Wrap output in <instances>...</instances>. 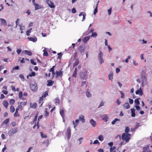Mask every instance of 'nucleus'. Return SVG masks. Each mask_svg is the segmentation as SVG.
<instances>
[{
	"label": "nucleus",
	"instance_id": "nucleus-1",
	"mask_svg": "<svg viewBox=\"0 0 152 152\" xmlns=\"http://www.w3.org/2000/svg\"><path fill=\"white\" fill-rule=\"evenodd\" d=\"M131 138V135L129 134L123 133L122 135V139L124 140H125L126 142H129Z\"/></svg>",
	"mask_w": 152,
	"mask_h": 152
},
{
	"label": "nucleus",
	"instance_id": "nucleus-2",
	"mask_svg": "<svg viewBox=\"0 0 152 152\" xmlns=\"http://www.w3.org/2000/svg\"><path fill=\"white\" fill-rule=\"evenodd\" d=\"M30 87L31 90L33 91L36 92L37 91V85L35 83L31 84L30 86Z\"/></svg>",
	"mask_w": 152,
	"mask_h": 152
},
{
	"label": "nucleus",
	"instance_id": "nucleus-3",
	"mask_svg": "<svg viewBox=\"0 0 152 152\" xmlns=\"http://www.w3.org/2000/svg\"><path fill=\"white\" fill-rule=\"evenodd\" d=\"M87 72L86 71H85L84 72H81L80 73V77L83 80H86L87 77H86V74Z\"/></svg>",
	"mask_w": 152,
	"mask_h": 152
},
{
	"label": "nucleus",
	"instance_id": "nucleus-4",
	"mask_svg": "<svg viewBox=\"0 0 152 152\" xmlns=\"http://www.w3.org/2000/svg\"><path fill=\"white\" fill-rule=\"evenodd\" d=\"M17 132V127H15L14 129H12L10 130L8 132V134L9 136H11L13 135V134L16 133Z\"/></svg>",
	"mask_w": 152,
	"mask_h": 152
},
{
	"label": "nucleus",
	"instance_id": "nucleus-5",
	"mask_svg": "<svg viewBox=\"0 0 152 152\" xmlns=\"http://www.w3.org/2000/svg\"><path fill=\"white\" fill-rule=\"evenodd\" d=\"M103 53L101 51H100V53H99L98 58V59L100 61V64L104 62V60L103 58Z\"/></svg>",
	"mask_w": 152,
	"mask_h": 152
},
{
	"label": "nucleus",
	"instance_id": "nucleus-6",
	"mask_svg": "<svg viewBox=\"0 0 152 152\" xmlns=\"http://www.w3.org/2000/svg\"><path fill=\"white\" fill-rule=\"evenodd\" d=\"M149 146L148 145L143 148L142 152H152L149 148Z\"/></svg>",
	"mask_w": 152,
	"mask_h": 152
},
{
	"label": "nucleus",
	"instance_id": "nucleus-7",
	"mask_svg": "<svg viewBox=\"0 0 152 152\" xmlns=\"http://www.w3.org/2000/svg\"><path fill=\"white\" fill-rule=\"evenodd\" d=\"M27 38L28 40L33 42H36L37 40V38L36 37H28Z\"/></svg>",
	"mask_w": 152,
	"mask_h": 152
},
{
	"label": "nucleus",
	"instance_id": "nucleus-8",
	"mask_svg": "<svg viewBox=\"0 0 152 152\" xmlns=\"http://www.w3.org/2000/svg\"><path fill=\"white\" fill-rule=\"evenodd\" d=\"M47 2L49 7L51 8L55 7V6L53 2L49 0H47Z\"/></svg>",
	"mask_w": 152,
	"mask_h": 152
},
{
	"label": "nucleus",
	"instance_id": "nucleus-9",
	"mask_svg": "<svg viewBox=\"0 0 152 152\" xmlns=\"http://www.w3.org/2000/svg\"><path fill=\"white\" fill-rule=\"evenodd\" d=\"M135 94H139V95L140 96L142 95L143 93L141 87L139 88V90L138 89L137 90L136 92H135Z\"/></svg>",
	"mask_w": 152,
	"mask_h": 152
},
{
	"label": "nucleus",
	"instance_id": "nucleus-10",
	"mask_svg": "<svg viewBox=\"0 0 152 152\" xmlns=\"http://www.w3.org/2000/svg\"><path fill=\"white\" fill-rule=\"evenodd\" d=\"M66 134L68 136V139H69L70 138L71 136V130L70 126L68 127V129H67V130L66 131Z\"/></svg>",
	"mask_w": 152,
	"mask_h": 152
},
{
	"label": "nucleus",
	"instance_id": "nucleus-11",
	"mask_svg": "<svg viewBox=\"0 0 152 152\" xmlns=\"http://www.w3.org/2000/svg\"><path fill=\"white\" fill-rule=\"evenodd\" d=\"M0 20H1V25L4 26L7 25V23L5 19L3 18H0Z\"/></svg>",
	"mask_w": 152,
	"mask_h": 152
},
{
	"label": "nucleus",
	"instance_id": "nucleus-12",
	"mask_svg": "<svg viewBox=\"0 0 152 152\" xmlns=\"http://www.w3.org/2000/svg\"><path fill=\"white\" fill-rule=\"evenodd\" d=\"M48 95V91H45V93H44L43 94H42L41 96V97H40V100H43V98L46 97Z\"/></svg>",
	"mask_w": 152,
	"mask_h": 152
},
{
	"label": "nucleus",
	"instance_id": "nucleus-13",
	"mask_svg": "<svg viewBox=\"0 0 152 152\" xmlns=\"http://www.w3.org/2000/svg\"><path fill=\"white\" fill-rule=\"evenodd\" d=\"M30 107L31 108H34L35 109L36 108V107H37V104L36 103H30Z\"/></svg>",
	"mask_w": 152,
	"mask_h": 152
},
{
	"label": "nucleus",
	"instance_id": "nucleus-14",
	"mask_svg": "<svg viewBox=\"0 0 152 152\" xmlns=\"http://www.w3.org/2000/svg\"><path fill=\"white\" fill-rule=\"evenodd\" d=\"M63 72L61 71H57L56 72V77L59 76L62 77V76Z\"/></svg>",
	"mask_w": 152,
	"mask_h": 152
},
{
	"label": "nucleus",
	"instance_id": "nucleus-15",
	"mask_svg": "<svg viewBox=\"0 0 152 152\" xmlns=\"http://www.w3.org/2000/svg\"><path fill=\"white\" fill-rule=\"evenodd\" d=\"M48 84H47V86H51L53 85L54 82L52 80H48L47 81Z\"/></svg>",
	"mask_w": 152,
	"mask_h": 152
},
{
	"label": "nucleus",
	"instance_id": "nucleus-16",
	"mask_svg": "<svg viewBox=\"0 0 152 152\" xmlns=\"http://www.w3.org/2000/svg\"><path fill=\"white\" fill-rule=\"evenodd\" d=\"M79 120L83 123H84L85 121V119L84 118V116L82 115L79 116V120Z\"/></svg>",
	"mask_w": 152,
	"mask_h": 152
},
{
	"label": "nucleus",
	"instance_id": "nucleus-17",
	"mask_svg": "<svg viewBox=\"0 0 152 152\" xmlns=\"http://www.w3.org/2000/svg\"><path fill=\"white\" fill-rule=\"evenodd\" d=\"M90 38V36H88L84 37L83 39V42L85 43H86V42H87V41L89 40Z\"/></svg>",
	"mask_w": 152,
	"mask_h": 152
},
{
	"label": "nucleus",
	"instance_id": "nucleus-18",
	"mask_svg": "<svg viewBox=\"0 0 152 152\" xmlns=\"http://www.w3.org/2000/svg\"><path fill=\"white\" fill-rule=\"evenodd\" d=\"M90 123L91 125L94 127H95L96 125V124L95 121L92 119H91L90 121Z\"/></svg>",
	"mask_w": 152,
	"mask_h": 152
},
{
	"label": "nucleus",
	"instance_id": "nucleus-19",
	"mask_svg": "<svg viewBox=\"0 0 152 152\" xmlns=\"http://www.w3.org/2000/svg\"><path fill=\"white\" fill-rule=\"evenodd\" d=\"M123 107L124 108L128 109L129 108L130 106L128 102H126L123 105Z\"/></svg>",
	"mask_w": 152,
	"mask_h": 152
},
{
	"label": "nucleus",
	"instance_id": "nucleus-20",
	"mask_svg": "<svg viewBox=\"0 0 152 152\" xmlns=\"http://www.w3.org/2000/svg\"><path fill=\"white\" fill-rule=\"evenodd\" d=\"M72 123L74 125V128H75L76 126H77L79 124V120L78 119H76L75 120V122H74V121H72Z\"/></svg>",
	"mask_w": 152,
	"mask_h": 152
},
{
	"label": "nucleus",
	"instance_id": "nucleus-21",
	"mask_svg": "<svg viewBox=\"0 0 152 152\" xmlns=\"http://www.w3.org/2000/svg\"><path fill=\"white\" fill-rule=\"evenodd\" d=\"M101 118L103 120L105 121H106L108 119V117L106 115H103L101 116Z\"/></svg>",
	"mask_w": 152,
	"mask_h": 152
},
{
	"label": "nucleus",
	"instance_id": "nucleus-22",
	"mask_svg": "<svg viewBox=\"0 0 152 152\" xmlns=\"http://www.w3.org/2000/svg\"><path fill=\"white\" fill-rule=\"evenodd\" d=\"M3 104L4 106L6 108H7L8 105H9V103H8L7 101L4 100L3 102Z\"/></svg>",
	"mask_w": 152,
	"mask_h": 152
},
{
	"label": "nucleus",
	"instance_id": "nucleus-23",
	"mask_svg": "<svg viewBox=\"0 0 152 152\" xmlns=\"http://www.w3.org/2000/svg\"><path fill=\"white\" fill-rule=\"evenodd\" d=\"M131 116L134 117L135 116V110L134 108L131 109Z\"/></svg>",
	"mask_w": 152,
	"mask_h": 152
},
{
	"label": "nucleus",
	"instance_id": "nucleus-24",
	"mask_svg": "<svg viewBox=\"0 0 152 152\" xmlns=\"http://www.w3.org/2000/svg\"><path fill=\"white\" fill-rule=\"evenodd\" d=\"M81 15H83V18L82 19V21H83L85 19V17L86 16V14L85 13H84L83 12H82L80 13L79 15V16H81Z\"/></svg>",
	"mask_w": 152,
	"mask_h": 152
},
{
	"label": "nucleus",
	"instance_id": "nucleus-25",
	"mask_svg": "<svg viewBox=\"0 0 152 152\" xmlns=\"http://www.w3.org/2000/svg\"><path fill=\"white\" fill-rule=\"evenodd\" d=\"M77 68H75V70L74 71L73 74H72V77H76L77 76Z\"/></svg>",
	"mask_w": 152,
	"mask_h": 152
},
{
	"label": "nucleus",
	"instance_id": "nucleus-26",
	"mask_svg": "<svg viewBox=\"0 0 152 152\" xmlns=\"http://www.w3.org/2000/svg\"><path fill=\"white\" fill-rule=\"evenodd\" d=\"M25 53H26L29 56H31L32 55V53L28 50H25L24 51Z\"/></svg>",
	"mask_w": 152,
	"mask_h": 152
},
{
	"label": "nucleus",
	"instance_id": "nucleus-27",
	"mask_svg": "<svg viewBox=\"0 0 152 152\" xmlns=\"http://www.w3.org/2000/svg\"><path fill=\"white\" fill-rule=\"evenodd\" d=\"M43 51V55L44 56H48V53L46 49L45 48H44Z\"/></svg>",
	"mask_w": 152,
	"mask_h": 152
},
{
	"label": "nucleus",
	"instance_id": "nucleus-28",
	"mask_svg": "<svg viewBox=\"0 0 152 152\" xmlns=\"http://www.w3.org/2000/svg\"><path fill=\"white\" fill-rule=\"evenodd\" d=\"M113 73L111 72L108 75V77L110 80H112L113 79Z\"/></svg>",
	"mask_w": 152,
	"mask_h": 152
},
{
	"label": "nucleus",
	"instance_id": "nucleus-29",
	"mask_svg": "<svg viewBox=\"0 0 152 152\" xmlns=\"http://www.w3.org/2000/svg\"><path fill=\"white\" fill-rule=\"evenodd\" d=\"M78 50H79L80 51L82 52L84 51V47L82 46H81L78 48Z\"/></svg>",
	"mask_w": 152,
	"mask_h": 152
},
{
	"label": "nucleus",
	"instance_id": "nucleus-30",
	"mask_svg": "<svg viewBox=\"0 0 152 152\" xmlns=\"http://www.w3.org/2000/svg\"><path fill=\"white\" fill-rule=\"evenodd\" d=\"M10 111L11 113H13L15 111V108L12 105L10 107Z\"/></svg>",
	"mask_w": 152,
	"mask_h": 152
},
{
	"label": "nucleus",
	"instance_id": "nucleus-31",
	"mask_svg": "<svg viewBox=\"0 0 152 152\" xmlns=\"http://www.w3.org/2000/svg\"><path fill=\"white\" fill-rule=\"evenodd\" d=\"M146 75V73L145 72V71H142V72H141V75L142 76V77L143 78H146L145 77V75Z\"/></svg>",
	"mask_w": 152,
	"mask_h": 152
},
{
	"label": "nucleus",
	"instance_id": "nucleus-32",
	"mask_svg": "<svg viewBox=\"0 0 152 152\" xmlns=\"http://www.w3.org/2000/svg\"><path fill=\"white\" fill-rule=\"evenodd\" d=\"M86 95L88 97H89L91 96V94L90 93L89 91H88V89H87V91H86Z\"/></svg>",
	"mask_w": 152,
	"mask_h": 152
},
{
	"label": "nucleus",
	"instance_id": "nucleus-33",
	"mask_svg": "<svg viewBox=\"0 0 152 152\" xmlns=\"http://www.w3.org/2000/svg\"><path fill=\"white\" fill-rule=\"evenodd\" d=\"M55 103H56V105H58L59 104V98H56L55 99Z\"/></svg>",
	"mask_w": 152,
	"mask_h": 152
},
{
	"label": "nucleus",
	"instance_id": "nucleus-34",
	"mask_svg": "<svg viewBox=\"0 0 152 152\" xmlns=\"http://www.w3.org/2000/svg\"><path fill=\"white\" fill-rule=\"evenodd\" d=\"M79 63V61L78 60V59L76 60L75 61V62L73 64V67H75Z\"/></svg>",
	"mask_w": 152,
	"mask_h": 152
},
{
	"label": "nucleus",
	"instance_id": "nucleus-35",
	"mask_svg": "<svg viewBox=\"0 0 152 152\" xmlns=\"http://www.w3.org/2000/svg\"><path fill=\"white\" fill-rule=\"evenodd\" d=\"M32 28H31L30 29H28L26 31V35L28 36H29L30 35V33L31 32V31H32Z\"/></svg>",
	"mask_w": 152,
	"mask_h": 152
},
{
	"label": "nucleus",
	"instance_id": "nucleus-36",
	"mask_svg": "<svg viewBox=\"0 0 152 152\" xmlns=\"http://www.w3.org/2000/svg\"><path fill=\"white\" fill-rule=\"evenodd\" d=\"M142 86H144L146 84V78H144V80L142 81Z\"/></svg>",
	"mask_w": 152,
	"mask_h": 152
},
{
	"label": "nucleus",
	"instance_id": "nucleus-37",
	"mask_svg": "<svg viewBox=\"0 0 152 152\" xmlns=\"http://www.w3.org/2000/svg\"><path fill=\"white\" fill-rule=\"evenodd\" d=\"M9 118H7L3 122V124H7L9 123Z\"/></svg>",
	"mask_w": 152,
	"mask_h": 152
},
{
	"label": "nucleus",
	"instance_id": "nucleus-38",
	"mask_svg": "<svg viewBox=\"0 0 152 152\" xmlns=\"http://www.w3.org/2000/svg\"><path fill=\"white\" fill-rule=\"evenodd\" d=\"M120 121V119H118L117 118H116L112 122V124L113 125L115 124L116 122V121Z\"/></svg>",
	"mask_w": 152,
	"mask_h": 152
},
{
	"label": "nucleus",
	"instance_id": "nucleus-39",
	"mask_svg": "<svg viewBox=\"0 0 152 152\" xmlns=\"http://www.w3.org/2000/svg\"><path fill=\"white\" fill-rule=\"evenodd\" d=\"M34 5V7H35V10H37L38 9H39L40 8H39V5L37 3H34L33 4Z\"/></svg>",
	"mask_w": 152,
	"mask_h": 152
},
{
	"label": "nucleus",
	"instance_id": "nucleus-40",
	"mask_svg": "<svg viewBox=\"0 0 152 152\" xmlns=\"http://www.w3.org/2000/svg\"><path fill=\"white\" fill-rule=\"evenodd\" d=\"M15 102V100L14 99H11L10 100L9 103L10 104L13 105Z\"/></svg>",
	"mask_w": 152,
	"mask_h": 152
},
{
	"label": "nucleus",
	"instance_id": "nucleus-41",
	"mask_svg": "<svg viewBox=\"0 0 152 152\" xmlns=\"http://www.w3.org/2000/svg\"><path fill=\"white\" fill-rule=\"evenodd\" d=\"M129 127H126L125 129V132L126 133L128 134V133L129 132Z\"/></svg>",
	"mask_w": 152,
	"mask_h": 152
},
{
	"label": "nucleus",
	"instance_id": "nucleus-42",
	"mask_svg": "<svg viewBox=\"0 0 152 152\" xmlns=\"http://www.w3.org/2000/svg\"><path fill=\"white\" fill-rule=\"evenodd\" d=\"M47 108H45V110H46L45 111V116L46 117H48L49 116V113L48 111H47Z\"/></svg>",
	"mask_w": 152,
	"mask_h": 152
},
{
	"label": "nucleus",
	"instance_id": "nucleus-43",
	"mask_svg": "<svg viewBox=\"0 0 152 152\" xmlns=\"http://www.w3.org/2000/svg\"><path fill=\"white\" fill-rule=\"evenodd\" d=\"M97 36V34L96 32H94L92 33V34L91 35V37H94L96 38V37Z\"/></svg>",
	"mask_w": 152,
	"mask_h": 152
},
{
	"label": "nucleus",
	"instance_id": "nucleus-44",
	"mask_svg": "<svg viewBox=\"0 0 152 152\" xmlns=\"http://www.w3.org/2000/svg\"><path fill=\"white\" fill-rule=\"evenodd\" d=\"M42 115H41L40 116H39V117H38V121H37V124L38 128L39 127V126L38 125V122L39 121V119H41L42 118Z\"/></svg>",
	"mask_w": 152,
	"mask_h": 152
},
{
	"label": "nucleus",
	"instance_id": "nucleus-45",
	"mask_svg": "<svg viewBox=\"0 0 152 152\" xmlns=\"http://www.w3.org/2000/svg\"><path fill=\"white\" fill-rule=\"evenodd\" d=\"M139 99H135L134 100V102L136 105H138L140 104L139 101Z\"/></svg>",
	"mask_w": 152,
	"mask_h": 152
},
{
	"label": "nucleus",
	"instance_id": "nucleus-46",
	"mask_svg": "<svg viewBox=\"0 0 152 152\" xmlns=\"http://www.w3.org/2000/svg\"><path fill=\"white\" fill-rule=\"evenodd\" d=\"M98 139L99 140L102 141L103 140V137L102 135H99Z\"/></svg>",
	"mask_w": 152,
	"mask_h": 152
},
{
	"label": "nucleus",
	"instance_id": "nucleus-47",
	"mask_svg": "<svg viewBox=\"0 0 152 152\" xmlns=\"http://www.w3.org/2000/svg\"><path fill=\"white\" fill-rule=\"evenodd\" d=\"M23 96V92L21 91H20L19 92V94H18V97L19 98H20L22 97Z\"/></svg>",
	"mask_w": 152,
	"mask_h": 152
},
{
	"label": "nucleus",
	"instance_id": "nucleus-48",
	"mask_svg": "<svg viewBox=\"0 0 152 152\" xmlns=\"http://www.w3.org/2000/svg\"><path fill=\"white\" fill-rule=\"evenodd\" d=\"M59 113H60V115L62 117L64 116V111L63 110L59 111Z\"/></svg>",
	"mask_w": 152,
	"mask_h": 152
},
{
	"label": "nucleus",
	"instance_id": "nucleus-49",
	"mask_svg": "<svg viewBox=\"0 0 152 152\" xmlns=\"http://www.w3.org/2000/svg\"><path fill=\"white\" fill-rule=\"evenodd\" d=\"M20 116L19 114H18V112L15 111L14 114V116L15 117H18Z\"/></svg>",
	"mask_w": 152,
	"mask_h": 152
},
{
	"label": "nucleus",
	"instance_id": "nucleus-50",
	"mask_svg": "<svg viewBox=\"0 0 152 152\" xmlns=\"http://www.w3.org/2000/svg\"><path fill=\"white\" fill-rule=\"evenodd\" d=\"M28 76H30V77H32L34 76L35 75V72H33L31 73V74L28 75Z\"/></svg>",
	"mask_w": 152,
	"mask_h": 152
},
{
	"label": "nucleus",
	"instance_id": "nucleus-51",
	"mask_svg": "<svg viewBox=\"0 0 152 152\" xmlns=\"http://www.w3.org/2000/svg\"><path fill=\"white\" fill-rule=\"evenodd\" d=\"M55 67V66H53L50 69L49 71L50 72H54Z\"/></svg>",
	"mask_w": 152,
	"mask_h": 152
},
{
	"label": "nucleus",
	"instance_id": "nucleus-52",
	"mask_svg": "<svg viewBox=\"0 0 152 152\" xmlns=\"http://www.w3.org/2000/svg\"><path fill=\"white\" fill-rule=\"evenodd\" d=\"M116 148V147L115 146L111 147L110 148V152H112L113 151L115 150Z\"/></svg>",
	"mask_w": 152,
	"mask_h": 152
},
{
	"label": "nucleus",
	"instance_id": "nucleus-53",
	"mask_svg": "<svg viewBox=\"0 0 152 152\" xmlns=\"http://www.w3.org/2000/svg\"><path fill=\"white\" fill-rule=\"evenodd\" d=\"M19 27H20V29L21 31H22L24 29V27L22 26L21 25H18Z\"/></svg>",
	"mask_w": 152,
	"mask_h": 152
},
{
	"label": "nucleus",
	"instance_id": "nucleus-54",
	"mask_svg": "<svg viewBox=\"0 0 152 152\" xmlns=\"http://www.w3.org/2000/svg\"><path fill=\"white\" fill-rule=\"evenodd\" d=\"M38 114H37L34 117V123H36L37 120V117H38Z\"/></svg>",
	"mask_w": 152,
	"mask_h": 152
},
{
	"label": "nucleus",
	"instance_id": "nucleus-55",
	"mask_svg": "<svg viewBox=\"0 0 152 152\" xmlns=\"http://www.w3.org/2000/svg\"><path fill=\"white\" fill-rule=\"evenodd\" d=\"M30 61H31V63L32 64H33L34 65H36V62L34 61L33 60V59H31Z\"/></svg>",
	"mask_w": 152,
	"mask_h": 152
},
{
	"label": "nucleus",
	"instance_id": "nucleus-56",
	"mask_svg": "<svg viewBox=\"0 0 152 152\" xmlns=\"http://www.w3.org/2000/svg\"><path fill=\"white\" fill-rule=\"evenodd\" d=\"M98 4H97L96 5V7L95 8L94 10V14L95 15L97 12V7Z\"/></svg>",
	"mask_w": 152,
	"mask_h": 152
},
{
	"label": "nucleus",
	"instance_id": "nucleus-57",
	"mask_svg": "<svg viewBox=\"0 0 152 152\" xmlns=\"http://www.w3.org/2000/svg\"><path fill=\"white\" fill-rule=\"evenodd\" d=\"M11 89L14 92L16 91L15 87L14 86H11Z\"/></svg>",
	"mask_w": 152,
	"mask_h": 152
},
{
	"label": "nucleus",
	"instance_id": "nucleus-58",
	"mask_svg": "<svg viewBox=\"0 0 152 152\" xmlns=\"http://www.w3.org/2000/svg\"><path fill=\"white\" fill-rule=\"evenodd\" d=\"M72 13H75L76 12L75 8H72Z\"/></svg>",
	"mask_w": 152,
	"mask_h": 152
},
{
	"label": "nucleus",
	"instance_id": "nucleus-59",
	"mask_svg": "<svg viewBox=\"0 0 152 152\" xmlns=\"http://www.w3.org/2000/svg\"><path fill=\"white\" fill-rule=\"evenodd\" d=\"M17 108L20 109V110H22L23 109V107L22 106L21 104H19L18 107Z\"/></svg>",
	"mask_w": 152,
	"mask_h": 152
},
{
	"label": "nucleus",
	"instance_id": "nucleus-60",
	"mask_svg": "<svg viewBox=\"0 0 152 152\" xmlns=\"http://www.w3.org/2000/svg\"><path fill=\"white\" fill-rule=\"evenodd\" d=\"M130 58V56H128L127 58L125 60V62L126 63H127L128 61V59Z\"/></svg>",
	"mask_w": 152,
	"mask_h": 152
},
{
	"label": "nucleus",
	"instance_id": "nucleus-61",
	"mask_svg": "<svg viewBox=\"0 0 152 152\" xmlns=\"http://www.w3.org/2000/svg\"><path fill=\"white\" fill-rule=\"evenodd\" d=\"M16 52L18 54H19L21 52V50L20 49H17L16 50Z\"/></svg>",
	"mask_w": 152,
	"mask_h": 152
},
{
	"label": "nucleus",
	"instance_id": "nucleus-62",
	"mask_svg": "<svg viewBox=\"0 0 152 152\" xmlns=\"http://www.w3.org/2000/svg\"><path fill=\"white\" fill-rule=\"evenodd\" d=\"M129 103L130 104H132L133 103V99H132L131 98H129Z\"/></svg>",
	"mask_w": 152,
	"mask_h": 152
},
{
	"label": "nucleus",
	"instance_id": "nucleus-63",
	"mask_svg": "<svg viewBox=\"0 0 152 152\" xmlns=\"http://www.w3.org/2000/svg\"><path fill=\"white\" fill-rule=\"evenodd\" d=\"M2 92H3V94L5 95L7 94L8 93V92L6 90H2Z\"/></svg>",
	"mask_w": 152,
	"mask_h": 152
},
{
	"label": "nucleus",
	"instance_id": "nucleus-64",
	"mask_svg": "<svg viewBox=\"0 0 152 152\" xmlns=\"http://www.w3.org/2000/svg\"><path fill=\"white\" fill-rule=\"evenodd\" d=\"M93 143L94 144H99V142L98 140H95L94 141V142H93Z\"/></svg>",
	"mask_w": 152,
	"mask_h": 152
}]
</instances>
